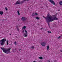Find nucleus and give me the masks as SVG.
Segmentation results:
<instances>
[{
  "mask_svg": "<svg viewBox=\"0 0 62 62\" xmlns=\"http://www.w3.org/2000/svg\"><path fill=\"white\" fill-rule=\"evenodd\" d=\"M1 50H2L3 52L5 53V54H8L10 53V50L11 49V48L8 49H6L5 47H1Z\"/></svg>",
  "mask_w": 62,
  "mask_h": 62,
  "instance_id": "nucleus-1",
  "label": "nucleus"
},
{
  "mask_svg": "<svg viewBox=\"0 0 62 62\" xmlns=\"http://www.w3.org/2000/svg\"><path fill=\"white\" fill-rule=\"evenodd\" d=\"M49 16H50V14H47V17H45L44 16H43V17L44 18H45L46 20V23H47L48 25V26H49V25H50V23L49 22H52V21H51L50 20L51 19L49 17Z\"/></svg>",
  "mask_w": 62,
  "mask_h": 62,
  "instance_id": "nucleus-2",
  "label": "nucleus"
},
{
  "mask_svg": "<svg viewBox=\"0 0 62 62\" xmlns=\"http://www.w3.org/2000/svg\"><path fill=\"white\" fill-rule=\"evenodd\" d=\"M49 17L50 19V21H52V22H53V21L54 20H58V18H56V16L55 15L53 16V19H52V16H49Z\"/></svg>",
  "mask_w": 62,
  "mask_h": 62,
  "instance_id": "nucleus-3",
  "label": "nucleus"
},
{
  "mask_svg": "<svg viewBox=\"0 0 62 62\" xmlns=\"http://www.w3.org/2000/svg\"><path fill=\"white\" fill-rule=\"evenodd\" d=\"M25 33H24L23 34L24 35V37H27V35L28 34H27V31H26V30L25 31Z\"/></svg>",
  "mask_w": 62,
  "mask_h": 62,
  "instance_id": "nucleus-4",
  "label": "nucleus"
},
{
  "mask_svg": "<svg viewBox=\"0 0 62 62\" xmlns=\"http://www.w3.org/2000/svg\"><path fill=\"white\" fill-rule=\"evenodd\" d=\"M49 2H50L51 3H52V4H53V5H55V3H54V1H53V0H48Z\"/></svg>",
  "mask_w": 62,
  "mask_h": 62,
  "instance_id": "nucleus-5",
  "label": "nucleus"
},
{
  "mask_svg": "<svg viewBox=\"0 0 62 62\" xmlns=\"http://www.w3.org/2000/svg\"><path fill=\"white\" fill-rule=\"evenodd\" d=\"M27 20V18H25L24 17H23L21 18V20L23 21H24Z\"/></svg>",
  "mask_w": 62,
  "mask_h": 62,
  "instance_id": "nucleus-6",
  "label": "nucleus"
},
{
  "mask_svg": "<svg viewBox=\"0 0 62 62\" xmlns=\"http://www.w3.org/2000/svg\"><path fill=\"white\" fill-rule=\"evenodd\" d=\"M6 39L4 38L2 39V42H3V45H4V44H5V42H6Z\"/></svg>",
  "mask_w": 62,
  "mask_h": 62,
  "instance_id": "nucleus-7",
  "label": "nucleus"
},
{
  "mask_svg": "<svg viewBox=\"0 0 62 62\" xmlns=\"http://www.w3.org/2000/svg\"><path fill=\"white\" fill-rule=\"evenodd\" d=\"M41 45L42 46H45V43L44 42H43L41 43Z\"/></svg>",
  "mask_w": 62,
  "mask_h": 62,
  "instance_id": "nucleus-8",
  "label": "nucleus"
},
{
  "mask_svg": "<svg viewBox=\"0 0 62 62\" xmlns=\"http://www.w3.org/2000/svg\"><path fill=\"white\" fill-rule=\"evenodd\" d=\"M21 4V2H19V1H17V2L16 3V5H17L18 4Z\"/></svg>",
  "mask_w": 62,
  "mask_h": 62,
  "instance_id": "nucleus-9",
  "label": "nucleus"
},
{
  "mask_svg": "<svg viewBox=\"0 0 62 62\" xmlns=\"http://www.w3.org/2000/svg\"><path fill=\"white\" fill-rule=\"evenodd\" d=\"M0 41H2V42H1V43H0L1 44V45H3V40H1Z\"/></svg>",
  "mask_w": 62,
  "mask_h": 62,
  "instance_id": "nucleus-10",
  "label": "nucleus"
},
{
  "mask_svg": "<svg viewBox=\"0 0 62 62\" xmlns=\"http://www.w3.org/2000/svg\"><path fill=\"white\" fill-rule=\"evenodd\" d=\"M49 48H50V47H49V45L47 46V48H46V49L48 51V50H49Z\"/></svg>",
  "mask_w": 62,
  "mask_h": 62,
  "instance_id": "nucleus-11",
  "label": "nucleus"
},
{
  "mask_svg": "<svg viewBox=\"0 0 62 62\" xmlns=\"http://www.w3.org/2000/svg\"><path fill=\"white\" fill-rule=\"evenodd\" d=\"M3 12L2 11H0V15H3Z\"/></svg>",
  "mask_w": 62,
  "mask_h": 62,
  "instance_id": "nucleus-12",
  "label": "nucleus"
},
{
  "mask_svg": "<svg viewBox=\"0 0 62 62\" xmlns=\"http://www.w3.org/2000/svg\"><path fill=\"white\" fill-rule=\"evenodd\" d=\"M59 4L60 5H62V1H61L60 2Z\"/></svg>",
  "mask_w": 62,
  "mask_h": 62,
  "instance_id": "nucleus-13",
  "label": "nucleus"
},
{
  "mask_svg": "<svg viewBox=\"0 0 62 62\" xmlns=\"http://www.w3.org/2000/svg\"><path fill=\"white\" fill-rule=\"evenodd\" d=\"M17 12L18 15H20V12L19 11H17Z\"/></svg>",
  "mask_w": 62,
  "mask_h": 62,
  "instance_id": "nucleus-14",
  "label": "nucleus"
},
{
  "mask_svg": "<svg viewBox=\"0 0 62 62\" xmlns=\"http://www.w3.org/2000/svg\"><path fill=\"white\" fill-rule=\"evenodd\" d=\"M25 28H26V26H24L23 27L22 29V30H23V29H25Z\"/></svg>",
  "mask_w": 62,
  "mask_h": 62,
  "instance_id": "nucleus-15",
  "label": "nucleus"
},
{
  "mask_svg": "<svg viewBox=\"0 0 62 62\" xmlns=\"http://www.w3.org/2000/svg\"><path fill=\"white\" fill-rule=\"evenodd\" d=\"M35 18L36 19H37V20H39V17H36Z\"/></svg>",
  "mask_w": 62,
  "mask_h": 62,
  "instance_id": "nucleus-16",
  "label": "nucleus"
},
{
  "mask_svg": "<svg viewBox=\"0 0 62 62\" xmlns=\"http://www.w3.org/2000/svg\"><path fill=\"white\" fill-rule=\"evenodd\" d=\"M39 58L40 59H43V58L41 57H39Z\"/></svg>",
  "mask_w": 62,
  "mask_h": 62,
  "instance_id": "nucleus-17",
  "label": "nucleus"
},
{
  "mask_svg": "<svg viewBox=\"0 0 62 62\" xmlns=\"http://www.w3.org/2000/svg\"><path fill=\"white\" fill-rule=\"evenodd\" d=\"M32 16H35V14H34V13H33L32 15Z\"/></svg>",
  "mask_w": 62,
  "mask_h": 62,
  "instance_id": "nucleus-18",
  "label": "nucleus"
},
{
  "mask_svg": "<svg viewBox=\"0 0 62 62\" xmlns=\"http://www.w3.org/2000/svg\"><path fill=\"white\" fill-rule=\"evenodd\" d=\"M48 33H52V32L51 31L50 32L49 31H47Z\"/></svg>",
  "mask_w": 62,
  "mask_h": 62,
  "instance_id": "nucleus-19",
  "label": "nucleus"
},
{
  "mask_svg": "<svg viewBox=\"0 0 62 62\" xmlns=\"http://www.w3.org/2000/svg\"><path fill=\"white\" fill-rule=\"evenodd\" d=\"M5 9H6V10L7 11L8 10V8L7 7H5Z\"/></svg>",
  "mask_w": 62,
  "mask_h": 62,
  "instance_id": "nucleus-20",
  "label": "nucleus"
},
{
  "mask_svg": "<svg viewBox=\"0 0 62 62\" xmlns=\"http://www.w3.org/2000/svg\"><path fill=\"white\" fill-rule=\"evenodd\" d=\"M35 15H38V13L36 12L35 13Z\"/></svg>",
  "mask_w": 62,
  "mask_h": 62,
  "instance_id": "nucleus-21",
  "label": "nucleus"
},
{
  "mask_svg": "<svg viewBox=\"0 0 62 62\" xmlns=\"http://www.w3.org/2000/svg\"><path fill=\"white\" fill-rule=\"evenodd\" d=\"M60 37H61V36H59V37H58L57 38V39H60Z\"/></svg>",
  "mask_w": 62,
  "mask_h": 62,
  "instance_id": "nucleus-22",
  "label": "nucleus"
},
{
  "mask_svg": "<svg viewBox=\"0 0 62 62\" xmlns=\"http://www.w3.org/2000/svg\"><path fill=\"white\" fill-rule=\"evenodd\" d=\"M15 45H16V44H17V43H16V41L15 42Z\"/></svg>",
  "mask_w": 62,
  "mask_h": 62,
  "instance_id": "nucleus-23",
  "label": "nucleus"
},
{
  "mask_svg": "<svg viewBox=\"0 0 62 62\" xmlns=\"http://www.w3.org/2000/svg\"><path fill=\"white\" fill-rule=\"evenodd\" d=\"M47 62H50V61L49 60H47Z\"/></svg>",
  "mask_w": 62,
  "mask_h": 62,
  "instance_id": "nucleus-24",
  "label": "nucleus"
},
{
  "mask_svg": "<svg viewBox=\"0 0 62 62\" xmlns=\"http://www.w3.org/2000/svg\"><path fill=\"white\" fill-rule=\"evenodd\" d=\"M23 3V1H21V2H20V4H22V3Z\"/></svg>",
  "mask_w": 62,
  "mask_h": 62,
  "instance_id": "nucleus-25",
  "label": "nucleus"
},
{
  "mask_svg": "<svg viewBox=\"0 0 62 62\" xmlns=\"http://www.w3.org/2000/svg\"><path fill=\"white\" fill-rule=\"evenodd\" d=\"M31 48H34V46H31Z\"/></svg>",
  "mask_w": 62,
  "mask_h": 62,
  "instance_id": "nucleus-26",
  "label": "nucleus"
},
{
  "mask_svg": "<svg viewBox=\"0 0 62 62\" xmlns=\"http://www.w3.org/2000/svg\"><path fill=\"white\" fill-rule=\"evenodd\" d=\"M24 30H23V31H22V32L23 33H24Z\"/></svg>",
  "mask_w": 62,
  "mask_h": 62,
  "instance_id": "nucleus-27",
  "label": "nucleus"
},
{
  "mask_svg": "<svg viewBox=\"0 0 62 62\" xmlns=\"http://www.w3.org/2000/svg\"><path fill=\"white\" fill-rule=\"evenodd\" d=\"M7 44L8 45V43H7Z\"/></svg>",
  "mask_w": 62,
  "mask_h": 62,
  "instance_id": "nucleus-28",
  "label": "nucleus"
},
{
  "mask_svg": "<svg viewBox=\"0 0 62 62\" xmlns=\"http://www.w3.org/2000/svg\"><path fill=\"white\" fill-rule=\"evenodd\" d=\"M17 30H19V29H18V28H17Z\"/></svg>",
  "mask_w": 62,
  "mask_h": 62,
  "instance_id": "nucleus-29",
  "label": "nucleus"
},
{
  "mask_svg": "<svg viewBox=\"0 0 62 62\" xmlns=\"http://www.w3.org/2000/svg\"><path fill=\"white\" fill-rule=\"evenodd\" d=\"M7 43H8V40H7Z\"/></svg>",
  "mask_w": 62,
  "mask_h": 62,
  "instance_id": "nucleus-30",
  "label": "nucleus"
},
{
  "mask_svg": "<svg viewBox=\"0 0 62 62\" xmlns=\"http://www.w3.org/2000/svg\"><path fill=\"white\" fill-rule=\"evenodd\" d=\"M54 62H55L56 61L54 60Z\"/></svg>",
  "mask_w": 62,
  "mask_h": 62,
  "instance_id": "nucleus-31",
  "label": "nucleus"
},
{
  "mask_svg": "<svg viewBox=\"0 0 62 62\" xmlns=\"http://www.w3.org/2000/svg\"><path fill=\"white\" fill-rule=\"evenodd\" d=\"M42 29H43V28H41L40 29L41 30H42Z\"/></svg>",
  "mask_w": 62,
  "mask_h": 62,
  "instance_id": "nucleus-32",
  "label": "nucleus"
},
{
  "mask_svg": "<svg viewBox=\"0 0 62 62\" xmlns=\"http://www.w3.org/2000/svg\"><path fill=\"white\" fill-rule=\"evenodd\" d=\"M21 49L19 50V51H21Z\"/></svg>",
  "mask_w": 62,
  "mask_h": 62,
  "instance_id": "nucleus-33",
  "label": "nucleus"
},
{
  "mask_svg": "<svg viewBox=\"0 0 62 62\" xmlns=\"http://www.w3.org/2000/svg\"><path fill=\"white\" fill-rule=\"evenodd\" d=\"M4 20H5V19H3L2 20L3 21H4Z\"/></svg>",
  "mask_w": 62,
  "mask_h": 62,
  "instance_id": "nucleus-34",
  "label": "nucleus"
},
{
  "mask_svg": "<svg viewBox=\"0 0 62 62\" xmlns=\"http://www.w3.org/2000/svg\"><path fill=\"white\" fill-rule=\"evenodd\" d=\"M61 52H62V50H61Z\"/></svg>",
  "mask_w": 62,
  "mask_h": 62,
  "instance_id": "nucleus-35",
  "label": "nucleus"
},
{
  "mask_svg": "<svg viewBox=\"0 0 62 62\" xmlns=\"http://www.w3.org/2000/svg\"><path fill=\"white\" fill-rule=\"evenodd\" d=\"M58 11H60V10H58Z\"/></svg>",
  "mask_w": 62,
  "mask_h": 62,
  "instance_id": "nucleus-36",
  "label": "nucleus"
},
{
  "mask_svg": "<svg viewBox=\"0 0 62 62\" xmlns=\"http://www.w3.org/2000/svg\"><path fill=\"white\" fill-rule=\"evenodd\" d=\"M33 62H36V61H34Z\"/></svg>",
  "mask_w": 62,
  "mask_h": 62,
  "instance_id": "nucleus-37",
  "label": "nucleus"
},
{
  "mask_svg": "<svg viewBox=\"0 0 62 62\" xmlns=\"http://www.w3.org/2000/svg\"><path fill=\"white\" fill-rule=\"evenodd\" d=\"M49 27H50V25H49Z\"/></svg>",
  "mask_w": 62,
  "mask_h": 62,
  "instance_id": "nucleus-38",
  "label": "nucleus"
},
{
  "mask_svg": "<svg viewBox=\"0 0 62 62\" xmlns=\"http://www.w3.org/2000/svg\"><path fill=\"white\" fill-rule=\"evenodd\" d=\"M10 35H11V34H10Z\"/></svg>",
  "mask_w": 62,
  "mask_h": 62,
  "instance_id": "nucleus-39",
  "label": "nucleus"
},
{
  "mask_svg": "<svg viewBox=\"0 0 62 62\" xmlns=\"http://www.w3.org/2000/svg\"><path fill=\"white\" fill-rule=\"evenodd\" d=\"M16 38H17V36L16 37Z\"/></svg>",
  "mask_w": 62,
  "mask_h": 62,
  "instance_id": "nucleus-40",
  "label": "nucleus"
},
{
  "mask_svg": "<svg viewBox=\"0 0 62 62\" xmlns=\"http://www.w3.org/2000/svg\"><path fill=\"white\" fill-rule=\"evenodd\" d=\"M27 0V1H28V0Z\"/></svg>",
  "mask_w": 62,
  "mask_h": 62,
  "instance_id": "nucleus-41",
  "label": "nucleus"
}]
</instances>
